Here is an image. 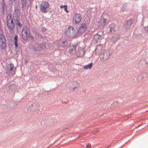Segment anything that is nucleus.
<instances>
[{
  "label": "nucleus",
  "mask_w": 148,
  "mask_h": 148,
  "mask_svg": "<svg viewBox=\"0 0 148 148\" xmlns=\"http://www.w3.org/2000/svg\"><path fill=\"white\" fill-rule=\"evenodd\" d=\"M46 48V46L45 43H43L41 44L36 43L33 46L32 49L34 51H40Z\"/></svg>",
  "instance_id": "obj_1"
},
{
  "label": "nucleus",
  "mask_w": 148,
  "mask_h": 148,
  "mask_svg": "<svg viewBox=\"0 0 148 148\" xmlns=\"http://www.w3.org/2000/svg\"><path fill=\"white\" fill-rule=\"evenodd\" d=\"M16 68L12 63L9 64V67L7 68L6 73L8 75H13L15 73Z\"/></svg>",
  "instance_id": "obj_2"
},
{
  "label": "nucleus",
  "mask_w": 148,
  "mask_h": 148,
  "mask_svg": "<svg viewBox=\"0 0 148 148\" xmlns=\"http://www.w3.org/2000/svg\"><path fill=\"white\" fill-rule=\"evenodd\" d=\"M75 30L72 26L69 27L65 32V34L68 37L75 36H76Z\"/></svg>",
  "instance_id": "obj_3"
},
{
  "label": "nucleus",
  "mask_w": 148,
  "mask_h": 148,
  "mask_svg": "<svg viewBox=\"0 0 148 148\" xmlns=\"http://www.w3.org/2000/svg\"><path fill=\"white\" fill-rule=\"evenodd\" d=\"M49 4L47 1L42 2L40 4V10L42 12L46 13L48 11Z\"/></svg>",
  "instance_id": "obj_4"
},
{
  "label": "nucleus",
  "mask_w": 148,
  "mask_h": 148,
  "mask_svg": "<svg viewBox=\"0 0 148 148\" xmlns=\"http://www.w3.org/2000/svg\"><path fill=\"white\" fill-rule=\"evenodd\" d=\"M6 46V41L3 34H0V47L1 49H5Z\"/></svg>",
  "instance_id": "obj_5"
},
{
  "label": "nucleus",
  "mask_w": 148,
  "mask_h": 148,
  "mask_svg": "<svg viewBox=\"0 0 148 148\" xmlns=\"http://www.w3.org/2000/svg\"><path fill=\"white\" fill-rule=\"evenodd\" d=\"M104 34L103 32H99L97 34L95 35L93 37V40L96 42L100 41V40L103 38Z\"/></svg>",
  "instance_id": "obj_6"
},
{
  "label": "nucleus",
  "mask_w": 148,
  "mask_h": 148,
  "mask_svg": "<svg viewBox=\"0 0 148 148\" xmlns=\"http://www.w3.org/2000/svg\"><path fill=\"white\" fill-rule=\"evenodd\" d=\"M86 29V25L85 23H82L80 24L77 30L78 34H82L84 32Z\"/></svg>",
  "instance_id": "obj_7"
},
{
  "label": "nucleus",
  "mask_w": 148,
  "mask_h": 148,
  "mask_svg": "<svg viewBox=\"0 0 148 148\" xmlns=\"http://www.w3.org/2000/svg\"><path fill=\"white\" fill-rule=\"evenodd\" d=\"M82 17L81 14L79 13H77L73 16V20L75 24L79 23L81 21Z\"/></svg>",
  "instance_id": "obj_8"
},
{
  "label": "nucleus",
  "mask_w": 148,
  "mask_h": 148,
  "mask_svg": "<svg viewBox=\"0 0 148 148\" xmlns=\"http://www.w3.org/2000/svg\"><path fill=\"white\" fill-rule=\"evenodd\" d=\"M7 24L9 31L12 32L15 26V24L13 21L7 23Z\"/></svg>",
  "instance_id": "obj_9"
},
{
  "label": "nucleus",
  "mask_w": 148,
  "mask_h": 148,
  "mask_svg": "<svg viewBox=\"0 0 148 148\" xmlns=\"http://www.w3.org/2000/svg\"><path fill=\"white\" fill-rule=\"evenodd\" d=\"M31 0H21L22 8H24L26 5L29 6L31 3Z\"/></svg>",
  "instance_id": "obj_10"
},
{
  "label": "nucleus",
  "mask_w": 148,
  "mask_h": 148,
  "mask_svg": "<svg viewBox=\"0 0 148 148\" xmlns=\"http://www.w3.org/2000/svg\"><path fill=\"white\" fill-rule=\"evenodd\" d=\"M85 53L84 50L80 48L78 49L76 55L77 57H81L84 55Z\"/></svg>",
  "instance_id": "obj_11"
},
{
  "label": "nucleus",
  "mask_w": 148,
  "mask_h": 148,
  "mask_svg": "<svg viewBox=\"0 0 148 148\" xmlns=\"http://www.w3.org/2000/svg\"><path fill=\"white\" fill-rule=\"evenodd\" d=\"M76 46L75 45L72 46L71 47L70 49L69 50V52L70 54H73L76 53Z\"/></svg>",
  "instance_id": "obj_12"
},
{
  "label": "nucleus",
  "mask_w": 148,
  "mask_h": 148,
  "mask_svg": "<svg viewBox=\"0 0 148 148\" xmlns=\"http://www.w3.org/2000/svg\"><path fill=\"white\" fill-rule=\"evenodd\" d=\"M22 31H24V34L22 35V37L24 39L26 40L28 38L29 36V35L28 33L27 30V29L26 30L23 29Z\"/></svg>",
  "instance_id": "obj_13"
},
{
  "label": "nucleus",
  "mask_w": 148,
  "mask_h": 148,
  "mask_svg": "<svg viewBox=\"0 0 148 148\" xmlns=\"http://www.w3.org/2000/svg\"><path fill=\"white\" fill-rule=\"evenodd\" d=\"M103 46L101 45L97 46L95 49V51L97 53H100L102 51Z\"/></svg>",
  "instance_id": "obj_14"
},
{
  "label": "nucleus",
  "mask_w": 148,
  "mask_h": 148,
  "mask_svg": "<svg viewBox=\"0 0 148 148\" xmlns=\"http://www.w3.org/2000/svg\"><path fill=\"white\" fill-rule=\"evenodd\" d=\"M110 54L108 51H106L103 53V58L104 59L106 60L110 57Z\"/></svg>",
  "instance_id": "obj_15"
},
{
  "label": "nucleus",
  "mask_w": 148,
  "mask_h": 148,
  "mask_svg": "<svg viewBox=\"0 0 148 148\" xmlns=\"http://www.w3.org/2000/svg\"><path fill=\"white\" fill-rule=\"evenodd\" d=\"M21 12L20 10L18 9H16L14 12V16L16 18H18L19 17Z\"/></svg>",
  "instance_id": "obj_16"
},
{
  "label": "nucleus",
  "mask_w": 148,
  "mask_h": 148,
  "mask_svg": "<svg viewBox=\"0 0 148 148\" xmlns=\"http://www.w3.org/2000/svg\"><path fill=\"white\" fill-rule=\"evenodd\" d=\"M67 42L66 41H63L62 42H60L58 45V47H64L67 45Z\"/></svg>",
  "instance_id": "obj_17"
},
{
  "label": "nucleus",
  "mask_w": 148,
  "mask_h": 148,
  "mask_svg": "<svg viewBox=\"0 0 148 148\" xmlns=\"http://www.w3.org/2000/svg\"><path fill=\"white\" fill-rule=\"evenodd\" d=\"M133 21V19L131 18L127 20L126 22V26L128 27H130L132 24Z\"/></svg>",
  "instance_id": "obj_18"
},
{
  "label": "nucleus",
  "mask_w": 148,
  "mask_h": 148,
  "mask_svg": "<svg viewBox=\"0 0 148 148\" xmlns=\"http://www.w3.org/2000/svg\"><path fill=\"white\" fill-rule=\"evenodd\" d=\"M12 14L11 13L8 14L6 18L7 23L13 21V19L12 18Z\"/></svg>",
  "instance_id": "obj_19"
},
{
  "label": "nucleus",
  "mask_w": 148,
  "mask_h": 148,
  "mask_svg": "<svg viewBox=\"0 0 148 148\" xmlns=\"http://www.w3.org/2000/svg\"><path fill=\"white\" fill-rule=\"evenodd\" d=\"M107 20L104 18H102L100 21V24L101 26H105L107 23Z\"/></svg>",
  "instance_id": "obj_20"
},
{
  "label": "nucleus",
  "mask_w": 148,
  "mask_h": 148,
  "mask_svg": "<svg viewBox=\"0 0 148 148\" xmlns=\"http://www.w3.org/2000/svg\"><path fill=\"white\" fill-rule=\"evenodd\" d=\"M92 63H91L89 64L85 65L84 66V69H90L92 66Z\"/></svg>",
  "instance_id": "obj_21"
},
{
  "label": "nucleus",
  "mask_w": 148,
  "mask_h": 148,
  "mask_svg": "<svg viewBox=\"0 0 148 148\" xmlns=\"http://www.w3.org/2000/svg\"><path fill=\"white\" fill-rule=\"evenodd\" d=\"M14 39L15 40L14 44L15 46L16 47H18V43H17V36L16 35L14 37Z\"/></svg>",
  "instance_id": "obj_22"
},
{
  "label": "nucleus",
  "mask_w": 148,
  "mask_h": 148,
  "mask_svg": "<svg viewBox=\"0 0 148 148\" xmlns=\"http://www.w3.org/2000/svg\"><path fill=\"white\" fill-rule=\"evenodd\" d=\"M120 37V36L119 34L118 33H116V34H114V37L115 38H116V39H119Z\"/></svg>",
  "instance_id": "obj_23"
},
{
  "label": "nucleus",
  "mask_w": 148,
  "mask_h": 148,
  "mask_svg": "<svg viewBox=\"0 0 148 148\" xmlns=\"http://www.w3.org/2000/svg\"><path fill=\"white\" fill-rule=\"evenodd\" d=\"M115 31V29L114 27H110V32L111 33H114Z\"/></svg>",
  "instance_id": "obj_24"
},
{
  "label": "nucleus",
  "mask_w": 148,
  "mask_h": 148,
  "mask_svg": "<svg viewBox=\"0 0 148 148\" xmlns=\"http://www.w3.org/2000/svg\"><path fill=\"white\" fill-rule=\"evenodd\" d=\"M16 25H18L19 27H20L22 26V25L21 23L18 21H17L16 23Z\"/></svg>",
  "instance_id": "obj_25"
},
{
  "label": "nucleus",
  "mask_w": 148,
  "mask_h": 148,
  "mask_svg": "<svg viewBox=\"0 0 148 148\" xmlns=\"http://www.w3.org/2000/svg\"><path fill=\"white\" fill-rule=\"evenodd\" d=\"M46 30V29L45 27H43L42 29V32H44Z\"/></svg>",
  "instance_id": "obj_26"
},
{
  "label": "nucleus",
  "mask_w": 148,
  "mask_h": 148,
  "mask_svg": "<svg viewBox=\"0 0 148 148\" xmlns=\"http://www.w3.org/2000/svg\"><path fill=\"white\" fill-rule=\"evenodd\" d=\"M91 147V144H88L86 146V147L87 148H90Z\"/></svg>",
  "instance_id": "obj_27"
},
{
  "label": "nucleus",
  "mask_w": 148,
  "mask_h": 148,
  "mask_svg": "<svg viewBox=\"0 0 148 148\" xmlns=\"http://www.w3.org/2000/svg\"><path fill=\"white\" fill-rule=\"evenodd\" d=\"M64 10L67 12H69L67 10V6L66 5L65 7L64 8Z\"/></svg>",
  "instance_id": "obj_28"
},
{
  "label": "nucleus",
  "mask_w": 148,
  "mask_h": 148,
  "mask_svg": "<svg viewBox=\"0 0 148 148\" xmlns=\"http://www.w3.org/2000/svg\"><path fill=\"white\" fill-rule=\"evenodd\" d=\"M145 30L147 32H148V26L147 27H145Z\"/></svg>",
  "instance_id": "obj_29"
},
{
  "label": "nucleus",
  "mask_w": 148,
  "mask_h": 148,
  "mask_svg": "<svg viewBox=\"0 0 148 148\" xmlns=\"http://www.w3.org/2000/svg\"><path fill=\"white\" fill-rule=\"evenodd\" d=\"M66 5H61L60 6V7L61 8H64Z\"/></svg>",
  "instance_id": "obj_30"
},
{
  "label": "nucleus",
  "mask_w": 148,
  "mask_h": 148,
  "mask_svg": "<svg viewBox=\"0 0 148 148\" xmlns=\"http://www.w3.org/2000/svg\"><path fill=\"white\" fill-rule=\"evenodd\" d=\"M31 39L33 40V39H34V37H33V36H32V37L31 36Z\"/></svg>",
  "instance_id": "obj_31"
},
{
  "label": "nucleus",
  "mask_w": 148,
  "mask_h": 148,
  "mask_svg": "<svg viewBox=\"0 0 148 148\" xmlns=\"http://www.w3.org/2000/svg\"><path fill=\"white\" fill-rule=\"evenodd\" d=\"M35 8H36V9H37L38 6H37V5H36Z\"/></svg>",
  "instance_id": "obj_32"
}]
</instances>
